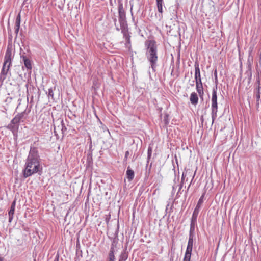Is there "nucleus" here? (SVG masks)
<instances>
[{"label": "nucleus", "instance_id": "obj_1", "mask_svg": "<svg viewBox=\"0 0 261 261\" xmlns=\"http://www.w3.org/2000/svg\"><path fill=\"white\" fill-rule=\"evenodd\" d=\"M40 160L37 148L31 146L25 161L24 169L22 171L23 175L25 178L36 173H38L39 175L41 174L42 167Z\"/></svg>", "mask_w": 261, "mask_h": 261}, {"label": "nucleus", "instance_id": "obj_2", "mask_svg": "<svg viewBox=\"0 0 261 261\" xmlns=\"http://www.w3.org/2000/svg\"><path fill=\"white\" fill-rule=\"evenodd\" d=\"M145 46L146 47V57L149 62L152 70L155 71L158 60L156 42L154 40H147L145 42Z\"/></svg>", "mask_w": 261, "mask_h": 261}, {"label": "nucleus", "instance_id": "obj_3", "mask_svg": "<svg viewBox=\"0 0 261 261\" xmlns=\"http://www.w3.org/2000/svg\"><path fill=\"white\" fill-rule=\"evenodd\" d=\"M118 20L120 23V28L116 25V29L117 31L121 30V32L125 35L127 32L128 31V27L127 21L126 20V14L125 12L123 9V4L121 2H119L118 6Z\"/></svg>", "mask_w": 261, "mask_h": 261}, {"label": "nucleus", "instance_id": "obj_4", "mask_svg": "<svg viewBox=\"0 0 261 261\" xmlns=\"http://www.w3.org/2000/svg\"><path fill=\"white\" fill-rule=\"evenodd\" d=\"M217 86H215L213 88L212 95V105H211V114L212 118V123H214V120L217 116L218 112V103H217Z\"/></svg>", "mask_w": 261, "mask_h": 261}, {"label": "nucleus", "instance_id": "obj_5", "mask_svg": "<svg viewBox=\"0 0 261 261\" xmlns=\"http://www.w3.org/2000/svg\"><path fill=\"white\" fill-rule=\"evenodd\" d=\"M13 57L14 55L12 54V48L8 46L5 55L2 69H7L8 65H9V68H10L12 65Z\"/></svg>", "mask_w": 261, "mask_h": 261}, {"label": "nucleus", "instance_id": "obj_6", "mask_svg": "<svg viewBox=\"0 0 261 261\" xmlns=\"http://www.w3.org/2000/svg\"><path fill=\"white\" fill-rule=\"evenodd\" d=\"M20 59L23 61L24 66L28 70H31L32 68V62L29 58L23 54H20Z\"/></svg>", "mask_w": 261, "mask_h": 261}, {"label": "nucleus", "instance_id": "obj_7", "mask_svg": "<svg viewBox=\"0 0 261 261\" xmlns=\"http://www.w3.org/2000/svg\"><path fill=\"white\" fill-rule=\"evenodd\" d=\"M195 67V80L196 83H201V78L200 75V71L199 69V63L196 62L194 64Z\"/></svg>", "mask_w": 261, "mask_h": 261}, {"label": "nucleus", "instance_id": "obj_8", "mask_svg": "<svg viewBox=\"0 0 261 261\" xmlns=\"http://www.w3.org/2000/svg\"><path fill=\"white\" fill-rule=\"evenodd\" d=\"M203 197H204V194L202 195L199 198V199L198 201V203L194 210V212L193 213L192 216L197 218L199 211H200L201 205L203 202Z\"/></svg>", "mask_w": 261, "mask_h": 261}, {"label": "nucleus", "instance_id": "obj_9", "mask_svg": "<svg viewBox=\"0 0 261 261\" xmlns=\"http://www.w3.org/2000/svg\"><path fill=\"white\" fill-rule=\"evenodd\" d=\"M197 218L192 216L191 219L189 233L195 234V230L197 224Z\"/></svg>", "mask_w": 261, "mask_h": 261}, {"label": "nucleus", "instance_id": "obj_10", "mask_svg": "<svg viewBox=\"0 0 261 261\" xmlns=\"http://www.w3.org/2000/svg\"><path fill=\"white\" fill-rule=\"evenodd\" d=\"M118 231L116 232L115 234V237L112 239V243L111 245L110 250L115 251L117 248V245L118 242Z\"/></svg>", "mask_w": 261, "mask_h": 261}, {"label": "nucleus", "instance_id": "obj_11", "mask_svg": "<svg viewBox=\"0 0 261 261\" xmlns=\"http://www.w3.org/2000/svg\"><path fill=\"white\" fill-rule=\"evenodd\" d=\"M20 23H21V16L20 14L19 13L18 15L17 16L16 20H15V33L16 34V36H17V34L19 32V30L20 27Z\"/></svg>", "mask_w": 261, "mask_h": 261}, {"label": "nucleus", "instance_id": "obj_12", "mask_svg": "<svg viewBox=\"0 0 261 261\" xmlns=\"http://www.w3.org/2000/svg\"><path fill=\"white\" fill-rule=\"evenodd\" d=\"M9 70L10 68H9V65H8L7 69H2L0 73V81L3 82L6 79Z\"/></svg>", "mask_w": 261, "mask_h": 261}, {"label": "nucleus", "instance_id": "obj_13", "mask_svg": "<svg viewBox=\"0 0 261 261\" xmlns=\"http://www.w3.org/2000/svg\"><path fill=\"white\" fill-rule=\"evenodd\" d=\"M196 90L199 94L200 97L203 98V96L204 94L203 92V88L202 83H196Z\"/></svg>", "mask_w": 261, "mask_h": 261}, {"label": "nucleus", "instance_id": "obj_14", "mask_svg": "<svg viewBox=\"0 0 261 261\" xmlns=\"http://www.w3.org/2000/svg\"><path fill=\"white\" fill-rule=\"evenodd\" d=\"M190 100L192 104L196 105L198 102L197 94L195 92H192L190 95Z\"/></svg>", "mask_w": 261, "mask_h": 261}, {"label": "nucleus", "instance_id": "obj_15", "mask_svg": "<svg viewBox=\"0 0 261 261\" xmlns=\"http://www.w3.org/2000/svg\"><path fill=\"white\" fill-rule=\"evenodd\" d=\"M260 87L259 84L258 87L254 91V93L255 95V97L256 98V102H257L256 105L258 106L259 105V101H260Z\"/></svg>", "mask_w": 261, "mask_h": 261}, {"label": "nucleus", "instance_id": "obj_16", "mask_svg": "<svg viewBox=\"0 0 261 261\" xmlns=\"http://www.w3.org/2000/svg\"><path fill=\"white\" fill-rule=\"evenodd\" d=\"M192 249L193 246H187L184 258L191 260Z\"/></svg>", "mask_w": 261, "mask_h": 261}, {"label": "nucleus", "instance_id": "obj_17", "mask_svg": "<svg viewBox=\"0 0 261 261\" xmlns=\"http://www.w3.org/2000/svg\"><path fill=\"white\" fill-rule=\"evenodd\" d=\"M126 176L129 181H132L135 176L134 171L128 167L126 172Z\"/></svg>", "mask_w": 261, "mask_h": 261}, {"label": "nucleus", "instance_id": "obj_18", "mask_svg": "<svg viewBox=\"0 0 261 261\" xmlns=\"http://www.w3.org/2000/svg\"><path fill=\"white\" fill-rule=\"evenodd\" d=\"M7 127L8 129L10 130L13 133V134L14 135H15V134H16L17 132L18 128H19V127H18L17 125H15L11 123H10L8 125Z\"/></svg>", "mask_w": 261, "mask_h": 261}, {"label": "nucleus", "instance_id": "obj_19", "mask_svg": "<svg viewBox=\"0 0 261 261\" xmlns=\"http://www.w3.org/2000/svg\"><path fill=\"white\" fill-rule=\"evenodd\" d=\"M194 239H195V234L189 233L187 246H193Z\"/></svg>", "mask_w": 261, "mask_h": 261}, {"label": "nucleus", "instance_id": "obj_20", "mask_svg": "<svg viewBox=\"0 0 261 261\" xmlns=\"http://www.w3.org/2000/svg\"><path fill=\"white\" fill-rule=\"evenodd\" d=\"M158 10L161 14L163 13V0H156Z\"/></svg>", "mask_w": 261, "mask_h": 261}, {"label": "nucleus", "instance_id": "obj_21", "mask_svg": "<svg viewBox=\"0 0 261 261\" xmlns=\"http://www.w3.org/2000/svg\"><path fill=\"white\" fill-rule=\"evenodd\" d=\"M128 258V254L125 251L121 252L119 261H126Z\"/></svg>", "mask_w": 261, "mask_h": 261}, {"label": "nucleus", "instance_id": "obj_22", "mask_svg": "<svg viewBox=\"0 0 261 261\" xmlns=\"http://www.w3.org/2000/svg\"><path fill=\"white\" fill-rule=\"evenodd\" d=\"M16 201H13L11 204L10 210L9 211L8 215H14L15 209Z\"/></svg>", "mask_w": 261, "mask_h": 261}, {"label": "nucleus", "instance_id": "obj_23", "mask_svg": "<svg viewBox=\"0 0 261 261\" xmlns=\"http://www.w3.org/2000/svg\"><path fill=\"white\" fill-rule=\"evenodd\" d=\"M115 251L113 250H110L109 253V261H115Z\"/></svg>", "mask_w": 261, "mask_h": 261}, {"label": "nucleus", "instance_id": "obj_24", "mask_svg": "<svg viewBox=\"0 0 261 261\" xmlns=\"http://www.w3.org/2000/svg\"><path fill=\"white\" fill-rule=\"evenodd\" d=\"M25 112H23L20 113H18L15 116V118L20 123L21 120L24 117Z\"/></svg>", "mask_w": 261, "mask_h": 261}, {"label": "nucleus", "instance_id": "obj_25", "mask_svg": "<svg viewBox=\"0 0 261 261\" xmlns=\"http://www.w3.org/2000/svg\"><path fill=\"white\" fill-rule=\"evenodd\" d=\"M152 148L151 147L149 146L148 148V149H147V163H149V162L150 160L151 154H152Z\"/></svg>", "mask_w": 261, "mask_h": 261}, {"label": "nucleus", "instance_id": "obj_26", "mask_svg": "<svg viewBox=\"0 0 261 261\" xmlns=\"http://www.w3.org/2000/svg\"><path fill=\"white\" fill-rule=\"evenodd\" d=\"M46 94L49 99L51 98V99H54V92L52 88L48 89V93L46 92Z\"/></svg>", "mask_w": 261, "mask_h": 261}, {"label": "nucleus", "instance_id": "obj_27", "mask_svg": "<svg viewBox=\"0 0 261 261\" xmlns=\"http://www.w3.org/2000/svg\"><path fill=\"white\" fill-rule=\"evenodd\" d=\"M60 124L61 125V130L62 133H64V132L66 130L67 128L65 126V125L64 123V121L63 119H61L60 120Z\"/></svg>", "mask_w": 261, "mask_h": 261}, {"label": "nucleus", "instance_id": "obj_28", "mask_svg": "<svg viewBox=\"0 0 261 261\" xmlns=\"http://www.w3.org/2000/svg\"><path fill=\"white\" fill-rule=\"evenodd\" d=\"M10 123L15 125H17L18 127L19 126V123L17 120H16L15 117L11 120Z\"/></svg>", "mask_w": 261, "mask_h": 261}, {"label": "nucleus", "instance_id": "obj_29", "mask_svg": "<svg viewBox=\"0 0 261 261\" xmlns=\"http://www.w3.org/2000/svg\"><path fill=\"white\" fill-rule=\"evenodd\" d=\"M214 76H215V83L216 84L215 86H217L218 83V78H217V74L216 70H215V71L214 72Z\"/></svg>", "mask_w": 261, "mask_h": 261}, {"label": "nucleus", "instance_id": "obj_30", "mask_svg": "<svg viewBox=\"0 0 261 261\" xmlns=\"http://www.w3.org/2000/svg\"><path fill=\"white\" fill-rule=\"evenodd\" d=\"M164 121L165 122V124H168L169 123V120H168V115H166L164 118Z\"/></svg>", "mask_w": 261, "mask_h": 261}, {"label": "nucleus", "instance_id": "obj_31", "mask_svg": "<svg viewBox=\"0 0 261 261\" xmlns=\"http://www.w3.org/2000/svg\"><path fill=\"white\" fill-rule=\"evenodd\" d=\"M13 219V215H9V222L11 223Z\"/></svg>", "mask_w": 261, "mask_h": 261}, {"label": "nucleus", "instance_id": "obj_32", "mask_svg": "<svg viewBox=\"0 0 261 261\" xmlns=\"http://www.w3.org/2000/svg\"><path fill=\"white\" fill-rule=\"evenodd\" d=\"M129 152L128 151H126L125 153V158H127V156L129 155Z\"/></svg>", "mask_w": 261, "mask_h": 261}, {"label": "nucleus", "instance_id": "obj_33", "mask_svg": "<svg viewBox=\"0 0 261 261\" xmlns=\"http://www.w3.org/2000/svg\"><path fill=\"white\" fill-rule=\"evenodd\" d=\"M92 147V141H91V138L90 137V149H91Z\"/></svg>", "mask_w": 261, "mask_h": 261}, {"label": "nucleus", "instance_id": "obj_34", "mask_svg": "<svg viewBox=\"0 0 261 261\" xmlns=\"http://www.w3.org/2000/svg\"><path fill=\"white\" fill-rule=\"evenodd\" d=\"M113 21H114V24L115 26H116V22H117V19L116 18H113Z\"/></svg>", "mask_w": 261, "mask_h": 261}, {"label": "nucleus", "instance_id": "obj_35", "mask_svg": "<svg viewBox=\"0 0 261 261\" xmlns=\"http://www.w3.org/2000/svg\"><path fill=\"white\" fill-rule=\"evenodd\" d=\"M4 260V257L1 256L0 255V261H3Z\"/></svg>", "mask_w": 261, "mask_h": 261}, {"label": "nucleus", "instance_id": "obj_36", "mask_svg": "<svg viewBox=\"0 0 261 261\" xmlns=\"http://www.w3.org/2000/svg\"><path fill=\"white\" fill-rule=\"evenodd\" d=\"M182 261H191V260L190 259H188L187 258H184L183 259V260Z\"/></svg>", "mask_w": 261, "mask_h": 261}, {"label": "nucleus", "instance_id": "obj_37", "mask_svg": "<svg viewBox=\"0 0 261 261\" xmlns=\"http://www.w3.org/2000/svg\"><path fill=\"white\" fill-rule=\"evenodd\" d=\"M200 120L201 121H203V117L202 116L201 117Z\"/></svg>", "mask_w": 261, "mask_h": 261}, {"label": "nucleus", "instance_id": "obj_38", "mask_svg": "<svg viewBox=\"0 0 261 261\" xmlns=\"http://www.w3.org/2000/svg\"><path fill=\"white\" fill-rule=\"evenodd\" d=\"M190 186H191V184L189 185V186L188 187V189L189 188Z\"/></svg>", "mask_w": 261, "mask_h": 261}, {"label": "nucleus", "instance_id": "obj_39", "mask_svg": "<svg viewBox=\"0 0 261 261\" xmlns=\"http://www.w3.org/2000/svg\"><path fill=\"white\" fill-rule=\"evenodd\" d=\"M28 0H24V2H27Z\"/></svg>", "mask_w": 261, "mask_h": 261}, {"label": "nucleus", "instance_id": "obj_40", "mask_svg": "<svg viewBox=\"0 0 261 261\" xmlns=\"http://www.w3.org/2000/svg\"><path fill=\"white\" fill-rule=\"evenodd\" d=\"M170 261H173V260H171Z\"/></svg>", "mask_w": 261, "mask_h": 261}]
</instances>
